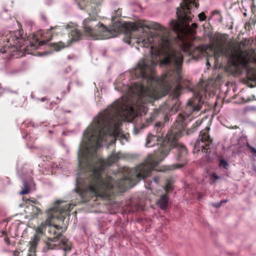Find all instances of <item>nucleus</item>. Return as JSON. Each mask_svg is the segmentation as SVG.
<instances>
[{
    "label": "nucleus",
    "instance_id": "obj_21",
    "mask_svg": "<svg viewBox=\"0 0 256 256\" xmlns=\"http://www.w3.org/2000/svg\"><path fill=\"white\" fill-rule=\"evenodd\" d=\"M246 146L248 148L250 149L251 152L255 156H256V149L254 148V147L252 146L248 142H247L246 144Z\"/></svg>",
    "mask_w": 256,
    "mask_h": 256
},
{
    "label": "nucleus",
    "instance_id": "obj_14",
    "mask_svg": "<svg viewBox=\"0 0 256 256\" xmlns=\"http://www.w3.org/2000/svg\"><path fill=\"white\" fill-rule=\"evenodd\" d=\"M34 184L32 179H30L28 182L23 180L24 189L20 192L21 194H27L30 192V187Z\"/></svg>",
    "mask_w": 256,
    "mask_h": 256
},
{
    "label": "nucleus",
    "instance_id": "obj_1",
    "mask_svg": "<svg viewBox=\"0 0 256 256\" xmlns=\"http://www.w3.org/2000/svg\"><path fill=\"white\" fill-rule=\"evenodd\" d=\"M132 84L128 86H130ZM114 84L115 89L123 94L122 96L94 118L92 122L85 130L78 150V172L75 190L81 198L86 200L94 196L108 198L114 193V188L124 192L133 187L139 180L149 176L172 148L177 153L176 158L178 163L169 166L168 169L180 168L186 165L188 162L187 150L178 142V140L182 136L187 124L200 115V110L203 104L202 99L206 93L204 89L202 90L200 95L198 92L194 93L195 97L188 101L184 112L176 117L164 140L162 138V123H156L154 128L155 134H148L145 144L148 148L156 144L158 146L154 156H150L144 162L134 168L124 167L120 169L118 172L122 174V177L116 181L108 176L105 170L106 166L118 160L119 154L112 153L108 159L104 160L98 157L96 150L102 146L104 142H108L109 140L110 142L107 148L114 144L118 139L124 144V141L128 140L120 129L122 120L134 113L135 107L140 108L142 106L145 111L146 107L143 104L147 102H136L134 95L122 90L125 84H120L118 81Z\"/></svg>",
    "mask_w": 256,
    "mask_h": 256
},
{
    "label": "nucleus",
    "instance_id": "obj_23",
    "mask_svg": "<svg viewBox=\"0 0 256 256\" xmlns=\"http://www.w3.org/2000/svg\"><path fill=\"white\" fill-rule=\"evenodd\" d=\"M201 122H202V121L200 120H197L195 124L193 125L194 128H196L197 127L200 126L201 124Z\"/></svg>",
    "mask_w": 256,
    "mask_h": 256
},
{
    "label": "nucleus",
    "instance_id": "obj_18",
    "mask_svg": "<svg viewBox=\"0 0 256 256\" xmlns=\"http://www.w3.org/2000/svg\"><path fill=\"white\" fill-rule=\"evenodd\" d=\"M244 112H256V106H246L244 108Z\"/></svg>",
    "mask_w": 256,
    "mask_h": 256
},
{
    "label": "nucleus",
    "instance_id": "obj_28",
    "mask_svg": "<svg viewBox=\"0 0 256 256\" xmlns=\"http://www.w3.org/2000/svg\"><path fill=\"white\" fill-rule=\"evenodd\" d=\"M252 170H253L254 171L256 172V166H254L253 168H252Z\"/></svg>",
    "mask_w": 256,
    "mask_h": 256
},
{
    "label": "nucleus",
    "instance_id": "obj_15",
    "mask_svg": "<svg viewBox=\"0 0 256 256\" xmlns=\"http://www.w3.org/2000/svg\"><path fill=\"white\" fill-rule=\"evenodd\" d=\"M173 180L172 179H168L166 180V184L163 186L164 189L166 192H169L173 189L172 187Z\"/></svg>",
    "mask_w": 256,
    "mask_h": 256
},
{
    "label": "nucleus",
    "instance_id": "obj_35",
    "mask_svg": "<svg viewBox=\"0 0 256 256\" xmlns=\"http://www.w3.org/2000/svg\"><path fill=\"white\" fill-rule=\"evenodd\" d=\"M32 46H34H34H35V45H34V44H32Z\"/></svg>",
    "mask_w": 256,
    "mask_h": 256
},
{
    "label": "nucleus",
    "instance_id": "obj_31",
    "mask_svg": "<svg viewBox=\"0 0 256 256\" xmlns=\"http://www.w3.org/2000/svg\"><path fill=\"white\" fill-rule=\"evenodd\" d=\"M42 18L44 20H46V17L43 16V15H42Z\"/></svg>",
    "mask_w": 256,
    "mask_h": 256
},
{
    "label": "nucleus",
    "instance_id": "obj_3",
    "mask_svg": "<svg viewBox=\"0 0 256 256\" xmlns=\"http://www.w3.org/2000/svg\"><path fill=\"white\" fill-rule=\"evenodd\" d=\"M212 46L214 50L215 64L218 65L220 59L224 58L228 62L234 66L240 64L246 66L248 63L247 58L236 50L234 44L228 40V36L225 34H217L212 38Z\"/></svg>",
    "mask_w": 256,
    "mask_h": 256
},
{
    "label": "nucleus",
    "instance_id": "obj_4",
    "mask_svg": "<svg viewBox=\"0 0 256 256\" xmlns=\"http://www.w3.org/2000/svg\"><path fill=\"white\" fill-rule=\"evenodd\" d=\"M71 205L69 203L57 200L54 206L47 210L48 218L36 230V232L44 234L48 239L52 242H56L62 236V227L54 224L52 221L56 218L64 221L67 212L70 210Z\"/></svg>",
    "mask_w": 256,
    "mask_h": 256
},
{
    "label": "nucleus",
    "instance_id": "obj_6",
    "mask_svg": "<svg viewBox=\"0 0 256 256\" xmlns=\"http://www.w3.org/2000/svg\"><path fill=\"white\" fill-rule=\"evenodd\" d=\"M70 28V31L68 32L70 33V40H68L66 44H64L63 42H60L58 43H54V47L56 50L58 51L62 48L68 46L70 45V42L72 41L78 40L82 36L81 32L78 31L76 28L69 26H56L54 28L52 27L51 28L46 34H42V36L44 38V40L40 42H38V46H42L46 42L52 39L53 33L52 32V30L53 29H56L57 30H60L63 29H68Z\"/></svg>",
    "mask_w": 256,
    "mask_h": 256
},
{
    "label": "nucleus",
    "instance_id": "obj_2",
    "mask_svg": "<svg viewBox=\"0 0 256 256\" xmlns=\"http://www.w3.org/2000/svg\"><path fill=\"white\" fill-rule=\"evenodd\" d=\"M198 6L195 0H183L180 8H177L178 21L172 20L170 26L178 40H172L169 30L155 22L140 21L137 24L132 22L122 24L125 31V42L134 46L138 50L139 46L148 48L150 46V55L140 60L134 72L140 80L130 86H124L122 90L134 95L136 102L151 103L172 90L170 100L160 106L158 109L154 110L146 119V124L140 126V129L148 126L160 113L165 114L164 119L168 120V116L176 112L180 106L178 97L184 88L192 92L193 98L195 97L194 93L197 92L200 95L204 89L206 93L202 99L204 102L206 87L200 84L193 89L190 82L184 81L182 78V52L196 58H200L206 52L203 46L194 47L192 44L198 25L196 23L191 26L189 24L193 16L191 10Z\"/></svg>",
    "mask_w": 256,
    "mask_h": 256
},
{
    "label": "nucleus",
    "instance_id": "obj_16",
    "mask_svg": "<svg viewBox=\"0 0 256 256\" xmlns=\"http://www.w3.org/2000/svg\"><path fill=\"white\" fill-rule=\"evenodd\" d=\"M62 244L64 246V250L65 251L70 250H71V244L69 242L68 240L66 238H62L60 240Z\"/></svg>",
    "mask_w": 256,
    "mask_h": 256
},
{
    "label": "nucleus",
    "instance_id": "obj_17",
    "mask_svg": "<svg viewBox=\"0 0 256 256\" xmlns=\"http://www.w3.org/2000/svg\"><path fill=\"white\" fill-rule=\"evenodd\" d=\"M220 177L218 176L216 173H212L210 176V182L211 184H214L216 182V180L220 179Z\"/></svg>",
    "mask_w": 256,
    "mask_h": 256
},
{
    "label": "nucleus",
    "instance_id": "obj_26",
    "mask_svg": "<svg viewBox=\"0 0 256 256\" xmlns=\"http://www.w3.org/2000/svg\"><path fill=\"white\" fill-rule=\"evenodd\" d=\"M221 204H222L220 202V203H218V204H214L212 205L214 206L216 208H219Z\"/></svg>",
    "mask_w": 256,
    "mask_h": 256
},
{
    "label": "nucleus",
    "instance_id": "obj_25",
    "mask_svg": "<svg viewBox=\"0 0 256 256\" xmlns=\"http://www.w3.org/2000/svg\"><path fill=\"white\" fill-rule=\"evenodd\" d=\"M138 131H139L138 128L137 126H135L134 128V134H138Z\"/></svg>",
    "mask_w": 256,
    "mask_h": 256
},
{
    "label": "nucleus",
    "instance_id": "obj_9",
    "mask_svg": "<svg viewBox=\"0 0 256 256\" xmlns=\"http://www.w3.org/2000/svg\"><path fill=\"white\" fill-rule=\"evenodd\" d=\"M80 9H86L94 14H97L99 10H96V6H98L99 2H94V0H75Z\"/></svg>",
    "mask_w": 256,
    "mask_h": 256
},
{
    "label": "nucleus",
    "instance_id": "obj_11",
    "mask_svg": "<svg viewBox=\"0 0 256 256\" xmlns=\"http://www.w3.org/2000/svg\"><path fill=\"white\" fill-rule=\"evenodd\" d=\"M40 240V236L36 234L34 236L32 240L30 242V252L28 256H35V249L37 246L38 242Z\"/></svg>",
    "mask_w": 256,
    "mask_h": 256
},
{
    "label": "nucleus",
    "instance_id": "obj_20",
    "mask_svg": "<svg viewBox=\"0 0 256 256\" xmlns=\"http://www.w3.org/2000/svg\"><path fill=\"white\" fill-rule=\"evenodd\" d=\"M144 206L142 204H136L132 208V211L134 212L138 210H142L143 209Z\"/></svg>",
    "mask_w": 256,
    "mask_h": 256
},
{
    "label": "nucleus",
    "instance_id": "obj_7",
    "mask_svg": "<svg viewBox=\"0 0 256 256\" xmlns=\"http://www.w3.org/2000/svg\"><path fill=\"white\" fill-rule=\"evenodd\" d=\"M2 40L4 42H6L9 44H5L1 48L0 51L2 53L8 52V50L10 48L13 49L14 52H18L20 50L24 44V40L19 31L8 32L6 34ZM10 52L11 50H10L8 52Z\"/></svg>",
    "mask_w": 256,
    "mask_h": 256
},
{
    "label": "nucleus",
    "instance_id": "obj_29",
    "mask_svg": "<svg viewBox=\"0 0 256 256\" xmlns=\"http://www.w3.org/2000/svg\"><path fill=\"white\" fill-rule=\"evenodd\" d=\"M238 128V126H234L232 128H232V129H236Z\"/></svg>",
    "mask_w": 256,
    "mask_h": 256
},
{
    "label": "nucleus",
    "instance_id": "obj_12",
    "mask_svg": "<svg viewBox=\"0 0 256 256\" xmlns=\"http://www.w3.org/2000/svg\"><path fill=\"white\" fill-rule=\"evenodd\" d=\"M159 181L160 176H158L154 178L152 180L149 178L146 179L144 180L146 188L150 190H152L154 188L155 186L158 184Z\"/></svg>",
    "mask_w": 256,
    "mask_h": 256
},
{
    "label": "nucleus",
    "instance_id": "obj_19",
    "mask_svg": "<svg viewBox=\"0 0 256 256\" xmlns=\"http://www.w3.org/2000/svg\"><path fill=\"white\" fill-rule=\"evenodd\" d=\"M219 166L226 170H227L228 167V164L224 159H221L220 160Z\"/></svg>",
    "mask_w": 256,
    "mask_h": 256
},
{
    "label": "nucleus",
    "instance_id": "obj_24",
    "mask_svg": "<svg viewBox=\"0 0 256 256\" xmlns=\"http://www.w3.org/2000/svg\"><path fill=\"white\" fill-rule=\"evenodd\" d=\"M48 246L49 249H54L55 248V247H56V246L55 244H48Z\"/></svg>",
    "mask_w": 256,
    "mask_h": 256
},
{
    "label": "nucleus",
    "instance_id": "obj_33",
    "mask_svg": "<svg viewBox=\"0 0 256 256\" xmlns=\"http://www.w3.org/2000/svg\"><path fill=\"white\" fill-rule=\"evenodd\" d=\"M46 98H42V101L44 102Z\"/></svg>",
    "mask_w": 256,
    "mask_h": 256
},
{
    "label": "nucleus",
    "instance_id": "obj_10",
    "mask_svg": "<svg viewBox=\"0 0 256 256\" xmlns=\"http://www.w3.org/2000/svg\"><path fill=\"white\" fill-rule=\"evenodd\" d=\"M169 198L167 194H162L156 204L162 210L168 208Z\"/></svg>",
    "mask_w": 256,
    "mask_h": 256
},
{
    "label": "nucleus",
    "instance_id": "obj_13",
    "mask_svg": "<svg viewBox=\"0 0 256 256\" xmlns=\"http://www.w3.org/2000/svg\"><path fill=\"white\" fill-rule=\"evenodd\" d=\"M25 212L32 218L36 217L40 212V210L32 204L28 206L25 210Z\"/></svg>",
    "mask_w": 256,
    "mask_h": 256
},
{
    "label": "nucleus",
    "instance_id": "obj_32",
    "mask_svg": "<svg viewBox=\"0 0 256 256\" xmlns=\"http://www.w3.org/2000/svg\"><path fill=\"white\" fill-rule=\"evenodd\" d=\"M226 201H227L226 200H222V201L220 202V203L222 204V203H223V202H226Z\"/></svg>",
    "mask_w": 256,
    "mask_h": 256
},
{
    "label": "nucleus",
    "instance_id": "obj_5",
    "mask_svg": "<svg viewBox=\"0 0 256 256\" xmlns=\"http://www.w3.org/2000/svg\"><path fill=\"white\" fill-rule=\"evenodd\" d=\"M82 24L86 36L92 40L107 39L114 36L111 30L96 18H85Z\"/></svg>",
    "mask_w": 256,
    "mask_h": 256
},
{
    "label": "nucleus",
    "instance_id": "obj_30",
    "mask_svg": "<svg viewBox=\"0 0 256 256\" xmlns=\"http://www.w3.org/2000/svg\"><path fill=\"white\" fill-rule=\"evenodd\" d=\"M212 13H213V14H218V12L217 10H215V11H214Z\"/></svg>",
    "mask_w": 256,
    "mask_h": 256
},
{
    "label": "nucleus",
    "instance_id": "obj_22",
    "mask_svg": "<svg viewBox=\"0 0 256 256\" xmlns=\"http://www.w3.org/2000/svg\"><path fill=\"white\" fill-rule=\"evenodd\" d=\"M198 18L200 21H203L206 20V16L203 12H201L198 14Z\"/></svg>",
    "mask_w": 256,
    "mask_h": 256
},
{
    "label": "nucleus",
    "instance_id": "obj_34",
    "mask_svg": "<svg viewBox=\"0 0 256 256\" xmlns=\"http://www.w3.org/2000/svg\"><path fill=\"white\" fill-rule=\"evenodd\" d=\"M206 64L208 65H210V64L208 60H207Z\"/></svg>",
    "mask_w": 256,
    "mask_h": 256
},
{
    "label": "nucleus",
    "instance_id": "obj_27",
    "mask_svg": "<svg viewBox=\"0 0 256 256\" xmlns=\"http://www.w3.org/2000/svg\"><path fill=\"white\" fill-rule=\"evenodd\" d=\"M4 240L5 242H6V244H9V242H8V238H4Z\"/></svg>",
    "mask_w": 256,
    "mask_h": 256
},
{
    "label": "nucleus",
    "instance_id": "obj_8",
    "mask_svg": "<svg viewBox=\"0 0 256 256\" xmlns=\"http://www.w3.org/2000/svg\"><path fill=\"white\" fill-rule=\"evenodd\" d=\"M210 130L209 127H206L200 132L198 138L194 146V150L209 154L210 146L212 143V140L208 134Z\"/></svg>",
    "mask_w": 256,
    "mask_h": 256
}]
</instances>
